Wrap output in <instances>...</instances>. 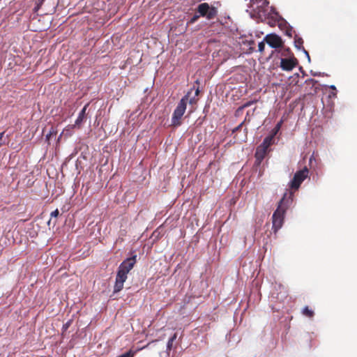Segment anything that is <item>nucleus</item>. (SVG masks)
<instances>
[{
	"mask_svg": "<svg viewBox=\"0 0 357 357\" xmlns=\"http://www.w3.org/2000/svg\"><path fill=\"white\" fill-rule=\"evenodd\" d=\"M265 41H262V42H260L258 45V50L260 52H263L264 51V49H265V43H264Z\"/></svg>",
	"mask_w": 357,
	"mask_h": 357,
	"instance_id": "aec40b11",
	"label": "nucleus"
},
{
	"mask_svg": "<svg viewBox=\"0 0 357 357\" xmlns=\"http://www.w3.org/2000/svg\"><path fill=\"white\" fill-rule=\"evenodd\" d=\"M274 139V135H271L269 136H267L264 138L262 144L260 145L261 147H263L266 149H268V147L271 145L272 142Z\"/></svg>",
	"mask_w": 357,
	"mask_h": 357,
	"instance_id": "f8f14e48",
	"label": "nucleus"
},
{
	"mask_svg": "<svg viewBox=\"0 0 357 357\" xmlns=\"http://www.w3.org/2000/svg\"><path fill=\"white\" fill-rule=\"evenodd\" d=\"M71 320L67 321L65 324H63V331H67V329L70 327V324H71Z\"/></svg>",
	"mask_w": 357,
	"mask_h": 357,
	"instance_id": "412c9836",
	"label": "nucleus"
},
{
	"mask_svg": "<svg viewBox=\"0 0 357 357\" xmlns=\"http://www.w3.org/2000/svg\"><path fill=\"white\" fill-rule=\"evenodd\" d=\"M250 115H252V114L250 113V111H248L246 114L244 121L250 122Z\"/></svg>",
	"mask_w": 357,
	"mask_h": 357,
	"instance_id": "5701e85b",
	"label": "nucleus"
},
{
	"mask_svg": "<svg viewBox=\"0 0 357 357\" xmlns=\"http://www.w3.org/2000/svg\"><path fill=\"white\" fill-rule=\"evenodd\" d=\"M252 293L257 294L258 295H259V291H251V294Z\"/></svg>",
	"mask_w": 357,
	"mask_h": 357,
	"instance_id": "c756f323",
	"label": "nucleus"
},
{
	"mask_svg": "<svg viewBox=\"0 0 357 357\" xmlns=\"http://www.w3.org/2000/svg\"><path fill=\"white\" fill-rule=\"evenodd\" d=\"M303 40L301 38L296 36V37L294 38L295 47L298 50H302L304 52V53L307 55L308 59H310L309 54L303 47Z\"/></svg>",
	"mask_w": 357,
	"mask_h": 357,
	"instance_id": "9d476101",
	"label": "nucleus"
},
{
	"mask_svg": "<svg viewBox=\"0 0 357 357\" xmlns=\"http://www.w3.org/2000/svg\"><path fill=\"white\" fill-rule=\"evenodd\" d=\"M303 314L307 317H312L314 315V312L312 310L309 309L307 306H306L303 310Z\"/></svg>",
	"mask_w": 357,
	"mask_h": 357,
	"instance_id": "f3484780",
	"label": "nucleus"
},
{
	"mask_svg": "<svg viewBox=\"0 0 357 357\" xmlns=\"http://www.w3.org/2000/svg\"><path fill=\"white\" fill-rule=\"evenodd\" d=\"M89 105V103L86 104L82 108V109L79 112V115L77 119L75 120V124L73 126V128H80L82 127V123L86 119V109Z\"/></svg>",
	"mask_w": 357,
	"mask_h": 357,
	"instance_id": "1a4fd4ad",
	"label": "nucleus"
},
{
	"mask_svg": "<svg viewBox=\"0 0 357 357\" xmlns=\"http://www.w3.org/2000/svg\"><path fill=\"white\" fill-rule=\"evenodd\" d=\"M57 133V131L55 128L52 127L49 131V132L46 135V140L50 141L52 136L56 135Z\"/></svg>",
	"mask_w": 357,
	"mask_h": 357,
	"instance_id": "dca6fc26",
	"label": "nucleus"
},
{
	"mask_svg": "<svg viewBox=\"0 0 357 357\" xmlns=\"http://www.w3.org/2000/svg\"><path fill=\"white\" fill-rule=\"evenodd\" d=\"M176 339V334L174 333L172 337H171L167 344V350L170 351L173 346L174 341Z\"/></svg>",
	"mask_w": 357,
	"mask_h": 357,
	"instance_id": "2eb2a0df",
	"label": "nucleus"
},
{
	"mask_svg": "<svg viewBox=\"0 0 357 357\" xmlns=\"http://www.w3.org/2000/svg\"><path fill=\"white\" fill-rule=\"evenodd\" d=\"M297 63L298 61L296 58L282 59L280 67L284 70L290 71L297 65Z\"/></svg>",
	"mask_w": 357,
	"mask_h": 357,
	"instance_id": "423d86ee",
	"label": "nucleus"
},
{
	"mask_svg": "<svg viewBox=\"0 0 357 357\" xmlns=\"http://www.w3.org/2000/svg\"><path fill=\"white\" fill-rule=\"evenodd\" d=\"M199 88H197V89H196V91H195V96H198V95H199Z\"/></svg>",
	"mask_w": 357,
	"mask_h": 357,
	"instance_id": "c85d7f7f",
	"label": "nucleus"
},
{
	"mask_svg": "<svg viewBox=\"0 0 357 357\" xmlns=\"http://www.w3.org/2000/svg\"><path fill=\"white\" fill-rule=\"evenodd\" d=\"M3 135H4V132H0V146H1V145H2L1 141H2V138L3 137Z\"/></svg>",
	"mask_w": 357,
	"mask_h": 357,
	"instance_id": "cd10ccee",
	"label": "nucleus"
},
{
	"mask_svg": "<svg viewBox=\"0 0 357 357\" xmlns=\"http://www.w3.org/2000/svg\"><path fill=\"white\" fill-rule=\"evenodd\" d=\"M266 151H267V149H266L259 146L257 148V150H256V152H255V158H256V159L258 161L261 162L264 158V157L266 155Z\"/></svg>",
	"mask_w": 357,
	"mask_h": 357,
	"instance_id": "9b49d317",
	"label": "nucleus"
},
{
	"mask_svg": "<svg viewBox=\"0 0 357 357\" xmlns=\"http://www.w3.org/2000/svg\"><path fill=\"white\" fill-rule=\"evenodd\" d=\"M280 125H281V123H279L277 124V126H275V132L273 134V135H275V133L277 132V131L280 129Z\"/></svg>",
	"mask_w": 357,
	"mask_h": 357,
	"instance_id": "a878e982",
	"label": "nucleus"
},
{
	"mask_svg": "<svg viewBox=\"0 0 357 357\" xmlns=\"http://www.w3.org/2000/svg\"><path fill=\"white\" fill-rule=\"evenodd\" d=\"M257 102L256 100H250V101H248L246 102L245 103H244L242 106L239 107L238 108V112H243V110L245 109V108H247L250 106H251L252 105H253L254 103H255Z\"/></svg>",
	"mask_w": 357,
	"mask_h": 357,
	"instance_id": "4468645a",
	"label": "nucleus"
},
{
	"mask_svg": "<svg viewBox=\"0 0 357 357\" xmlns=\"http://www.w3.org/2000/svg\"><path fill=\"white\" fill-rule=\"evenodd\" d=\"M331 88L332 89H335V86H331Z\"/></svg>",
	"mask_w": 357,
	"mask_h": 357,
	"instance_id": "473e14b6",
	"label": "nucleus"
},
{
	"mask_svg": "<svg viewBox=\"0 0 357 357\" xmlns=\"http://www.w3.org/2000/svg\"><path fill=\"white\" fill-rule=\"evenodd\" d=\"M198 16L197 15H195L193 16L191 20H190V23H194L197 19H198Z\"/></svg>",
	"mask_w": 357,
	"mask_h": 357,
	"instance_id": "393cba45",
	"label": "nucleus"
},
{
	"mask_svg": "<svg viewBox=\"0 0 357 357\" xmlns=\"http://www.w3.org/2000/svg\"><path fill=\"white\" fill-rule=\"evenodd\" d=\"M197 10L202 16H207L208 19L213 18L214 11L213 9L210 10V7L207 3H202L198 6Z\"/></svg>",
	"mask_w": 357,
	"mask_h": 357,
	"instance_id": "0eeeda50",
	"label": "nucleus"
},
{
	"mask_svg": "<svg viewBox=\"0 0 357 357\" xmlns=\"http://www.w3.org/2000/svg\"><path fill=\"white\" fill-rule=\"evenodd\" d=\"M245 122V121H243L241 123H240L237 127H236V128L234 129L233 132H234L238 131V130L241 128V127L243 126V123H244Z\"/></svg>",
	"mask_w": 357,
	"mask_h": 357,
	"instance_id": "b1692460",
	"label": "nucleus"
},
{
	"mask_svg": "<svg viewBox=\"0 0 357 357\" xmlns=\"http://www.w3.org/2000/svg\"><path fill=\"white\" fill-rule=\"evenodd\" d=\"M284 32H285V34L289 37H291L292 36V33H293V29L291 26H290L289 25L285 28V29L284 30Z\"/></svg>",
	"mask_w": 357,
	"mask_h": 357,
	"instance_id": "a211bd4d",
	"label": "nucleus"
},
{
	"mask_svg": "<svg viewBox=\"0 0 357 357\" xmlns=\"http://www.w3.org/2000/svg\"><path fill=\"white\" fill-rule=\"evenodd\" d=\"M45 1V0H38L37 1L36 6L33 9L35 12H37L40 8V7L42 6V5L43 4Z\"/></svg>",
	"mask_w": 357,
	"mask_h": 357,
	"instance_id": "6ab92c4d",
	"label": "nucleus"
},
{
	"mask_svg": "<svg viewBox=\"0 0 357 357\" xmlns=\"http://www.w3.org/2000/svg\"><path fill=\"white\" fill-rule=\"evenodd\" d=\"M255 110H256V108H254V109H253V110H252V115H253V114H254V113H255Z\"/></svg>",
	"mask_w": 357,
	"mask_h": 357,
	"instance_id": "7c9ffc66",
	"label": "nucleus"
},
{
	"mask_svg": "<svg viewBox=\"0 0 357 357\" xmlns=\"http://www.w3.org/2000/svg\"><path fill=\"white\" fill-rule=\"evenodd\" d=\"M280 17L279 13L273 9L266 17L267 24L271 27L275 26L278 25V22H280Z\"/></svg>",
	"mask_w": 357,
	"mask_h": 357,
	"instance_id": "6e6552de",
	"label": "nucleus"
},
{
	"mask_svg": "<svg viewBox=\"0 0 357 357\" xmlns=\"http://www.w3.org/2000/svg\"><path fill=\"white\" fill-rule=\"evenodd\" d=\"M264 41L273 48L281 47L283 45V41L281 37L275 33L266 35L264 38Z\"/></svg>",
	"mask_w": 357,
	"mask_h": 357,
	"instance_id": "39448f33",
	"label": "nucleus"
},
{
	"mask_svg": "<svg viewBox=\"0 0 357 357\" xmlns=\"http://www.w3.org/2000/svg\"><path fill=\"white\" fill-rule=\"evenodd\" d=\"M294 192L291 191H287L279 202L278 207L272 216L273 229L275 232H277L278 230L282 227L284 222L285 213L292 204Z\"/></svg>",
	"mask_w": 357,
	"mask_h": 357,
	"instance_id": "f257e3e1",
	"label": "nucleus"
},
{
	"mask_svg": "<svg viewBox=\"0 0 357 357\" xmlns=\"http://www.w3.org/2000/svg\"><path fill=\"white\" fill-rule=\"evenodd\" d=\"M278 26L281 30H284L286 27L289 26L287 22L280 17V22L278 23Z\"/></svg>",
	"mask_w": 357,
	"mask_h": 357,
	"instance_id": "ddd939ff",
	"label": "nucleus"
},
{
	"mask_svg": "<svg viewBox=\"0 0 357 357\" xmlns=\"http://www.w3.org/2000/svg\"><path fill=\"white\" fill-rule=\"evenodd\" d=\"M278 295V291H273L272 294H271V298H275L277 297V296Z\"/></svg>",
	"mask_w": 357,
	"mask_h": 357,
	"instance_id": "bb28decb",
	"label": "nucleus"
},
{
	"mask_svg": "<svg viewBox=\"0 0 357 357\" xmlns=\"http://www.w3.org/2000/svg\"><path fill=\"white\" fill-rule=\"evenodd\" d=\"M136 255L129 257L120 264L116 275L114 290H121L123 289V282L127 279V274L136 263Z\"/></svg>",
	"mask_w": 357,
	"mask_h": 357,
	"instance_id": "f03ea898",
	"label": "nucleus"
},
{
	"mask_svg": "<svg viewBox=\"0 0 357 357\" xmlns=\"http://www.w3.org/2000/svg\"><path fill=\"white\" fill-rule=\"evenodd\" d=\"M308 174L309 170L306 167L299 171H297L295 173L293 179L290 182V188L294 190H298L303 181L308 176Z\"/></svg>",
	"mask_w": 357,
	"mask_h": 357,
	"instance_id": "20e7f679",
	"label": "nucleus"
},
{
	"mask_svg": "<svg viewBox=\"0 0 357 357\" xmlns=\"http://www.w3.org/2000/svg\"><path fill=\"white\" fill-rule=\"evenodd\" d=\"M192 90V89H190V91L181 99L174 109L172 117V124L174 126H179L181 124V119L186 110L188 101L189 100L190 104L196 103L197 100L195 98H190Z\"/></svg>",
	"mask_w": 357,
	"mask_h": 357,
	"instance_id": "7ed1b4c3",
	"label": "nucleus"
},
{
	"mask_svg": "<svg viewBox=\"0 0 357 357\" xmlns=\"http://www.w3.org/2000/svg\"><path fill=\"white\" fill-rule=\"evenodd\" d=\"M241 112H238V109H237V110H236V115H238L239 114H241Z\"/></svg>",
	"mask_w": 357,
	"mask_h": 357,
	"instance_id": "2f4dec72",
	"label": "nucleus"
},
{
	"mask_svg": "<svg viewBox=\"0 0 357 357\" xmlns=\"http://www.w3.org/2000/svg\"><path fill=\"white\" fill-rule=\"evenodd\" d=\"M59 215V211L58 209L54 210L50 214L52 218H57Z\"/></svg>",
	"mask_w": 357,
	"mask_h": 357,
	"instance_id": "4be33fe9",
	"label": "nucleus"
}]
</instances>
